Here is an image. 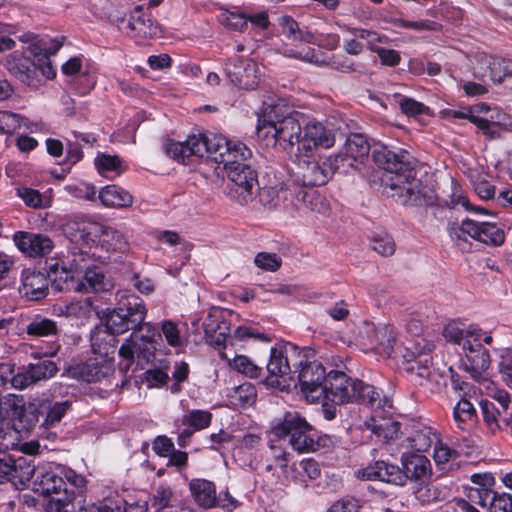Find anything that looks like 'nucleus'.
Here are the masks:
<instances>
[{
    "label": "nucleus",
    "mask_w": 512,
    "mask_h": 512,
    "mask_svg": "<svg viewBox=\"0 0 512 512\" xmlns=\"http://www.w3.org/2000/svg\"><path fill=\"white\" fill-rule=\"evenodd\" d=\"M405 359V371L415 380H419V384H422L423 380H427L431 376L430 359L427 355L415 356L414 353L404 355Z\"/></svg>",
    "instance_id": "a19ab883"
},
{
    "label": "nucleus",
    "mask_w": 512,
    "mask_h": 512,
    "mask_svg": "<svg viewBox=\"0 0 512 512\" xmlns=\"http://www.w3.org/2000/svg\"><path fill=\"white\" fill-rule=\"evenodd\" d=\"M304 121L300 112L275 104L265 109L258 130L267 129L266 134H271L277 145L292 152L295 145L299 147Z\"/></svg>",
    "instance_id": "7ed1b4c3"
},
{
    "label": "nucleus",
    "mask_w": 512,
    "mask_h": 512,
    "mask_svg": "<svg viewBox=\"0 0 512 512\" xmlns=\"http://www.w3.org/2000/svg\"><path fill=\"white\" fill-rule=\"evenodd\" d=\"M66 487L59 500L58 512H79L85 508L86 479L75 471H65Z\"/></svg>",
    "instance_id": "ddd939ff"
},
{
    "label": "nucleus",
    "mask_w": 512,
    "mask_h": 512,
    "mask_svg": "<svg viewBox=\"0 0 512 512\" xmlns=\"http://www.w3.org/2000/svg\"><path fill=\"white\" fill-rule=\"evenodd\" d=\"M117 333H112L108 329L102 334L99 333L92 337V349L101 356H108L116 351L118 339Z\"/></svg>",
    "instance_id": "8fccbe9b"
},
{
    "label": "nucleus",
    "mask_w": 512,
    "mask_h": 512,
    "mask_svg": "<svg viewBox=\"0 0 512 512\" xmlns=\"http://www.w3.org/2000/svg\"><path fill=\"white\" fill-rule=\"evenodd\" d=\"M224 150L219 164H223L226 171L232 166L247 164L252 156V151L240 141L230 140L229 145Z\"/></svg>",
    "instance_id": "e433bc0d"
},
{
    "label": "nucleus",
    "mask_w": 512,
    "mask_h": 512,
    "mask_svg": "<svg viewBox=\"0 0 512 512\" xmlns=\"http://www.w3.org/2000/svg\"><path fill=\"white\" fill-rule=\"evenodd\" d=\"M325 161H329L331 163L332 175L336 171L347 173L348 168L358 169V164L355 161H353L352 157H350L347 151H345L344 153H339L334 157H329L325 159Z\"/></svg>",
    "instance_id": "0e129e2a"
},
{
    "label": "nucleus",
    "mask_w": 512,
    "mask_h": 512,
    "mask_svg": "<svg viewBox=\"0 0 512 512\" xmlns=\"http://www.w3.org/2000/svg\"><path fill=\"white\" fill-rule=\"evenodd\" d=\"M453 416L457 422L458 428L465 430L468 423H474L477 420L476 409L467 399H461L454 408Z\"/></svg>",
    "instance_id": "3c124183"
},
{
    "label": "nucleus",
    "mask_w": 512,
    "mask_h": 512,
    "mask_svg": "<svg viewBox=\"0 0 512 512\" xmlns=\"http://www.w3.org/2000/svg\"><path fill=\"white\" fill-rule=\"evenodd\" d=\"M99 245L108 253H126L129 250V242L125 235L109 226L100 224L98 230Z\"/></svg>",
    "instance_id": "2f4dec72"
},
{
    "label": "nucleus",
    "mask_w": 512,
    "mask_h": 512,
    "mask_svg": "<svg viewBox=\"0 0 512 512\" xmlns=\"http://www.w3.org/2000/svg\"><path fill=\"white\" fill-rule=\"evenodd\" d=\"M298 169V180L304 187L325 185L332 177L331 163L325 159H300Z\"/></svg>",
    "instance_id": "6ab92c4d"
},
{
    "label": "nucleus",
    "mask_w": 512,
    "mask_h": 512,
    "mask_svg": "<svg viewBox=\"0 0 512 512\" xmlns=\"http://www.w3.org/2000/svg\"><path fill=\"white\" fill-rule=\"evenodd\" d=\"M110 372L108 365L96 361H87L69 366L65 374L73 379L85 382H97L105 378Z\"/></svg>",
    "instance_id": "c85d7f7f"
},
{
    "label": "nucleus",
    "mask_w": 512,
    "mask_h": 512,
    "mask_svg": "<svg viewBox=\"0 0 512 512\" xmlns=\"http://www.w3.org/2000/svg\"><path fill=\"white\" fill-rule=\"evenodd\" d=\"M358 340L364 345H370L377 353L390 357L394 350L396 337L388 326L376 327L371 322H364L359 327Z\"/></svg>",
    "instance_id": "4468645a"
},
{
    "label": "nucleus",
    "mask_w": 512,
    "mask_h": 512,
    "mask_svg": "<svg viewBox=\"0 0 512 512\" xmlns=\"http://www.w3.org/2000/svg\"><path fill=\"white\" fill-rule=\"evenodd\" d=\"M372 158L379 168L394 175L390 182L385 183L389 197L395 198L403 206H431L435 203L433 189L417 178L418 161L410 152L382 145L373 149Z\"/></svg>",
    "instance_id": "f257e3e1"
},
{
    "label": "nucleus",
    "mask_w": 512,
    "mask_h": 512,
    "mask_svg": "<svg viewBox=\"0 0 512 512\" xmlns=\"http://www.w3.org/2000/svg\"><path fill=\"white\" fill-rule=\"evenodd\" d=\"M257 267L267 271H277L282 264V259L276 253L259 252L254 259Z\"/></svg>",
    "instance_id": "e2e57ef3"
},
{
    "label": "nucleus",
    "mask_w": 512,
    "mask_h": 512,
    "mask_svg": "<svg viewBox=\"0 0 512 512\" xmlns=\"http://www.w3.org/2000/svg\"><path fill=\"white\" fill-rule=\"evenodd\" d=\"M49 282L48 273L26 269L22 272V284L19 291L26 299L39 301L48 295Z\"/></svg>",
    "instance_id": "a878e982"
},
{
    "label": "nucleus",
    "mask_w": 512,
    "mask_h": 512,
    "mask_svg": "<svg viewBox=\"0 0 512 512\" xmlns=\"http://www.w3.org/2000/svg\"><path fill=\"white\" fill-rule=\"evenodd\" d=\"M212 417V413L207 410L194 409L184 414L181 422L184 426L196 432L209 427Z\"/></svg>",
    "instance_id": "09e8293b"
},
{
    "label": "nucleus",
    "mask_w": 512,
    "mask_h": 512,
    "mask_svg": "<svg viewBox=\"0 0 512 512\" xmlns=\"http://www.w3.org/2000/svg\"><path fill=\"white\" fill-rule=\"evenodd\" d=\"M230 397L234 405L241 407L251 406L256 401L257 391L253 384L245 382L235 387Z\"/></svg>",
    "instance_id": "603ef678"
},
{
    "label": "nucleus",
    "mask_w": 512,
    "mask_h": 512,
    "mask_svg": "<svg viewBox=\"0 0 512 512\" xmlns=\"http://www.w3.org/2000/svg\"><path fill=\"white\" fill-rule=\"evenodd\" d=\"M189 490L194 501L200 507L204 509L216 507L217 494L213 482L206 479H192L189 483Z\"/></svg>",
    "instance_id": "7c9ffc66"
},
{
    "label": "nucleus",
    "mask_w": 512,
    "mask_h": 512,
    "mask_svg": "<svg viewBox=\"0 0 512 512\" xmlns=\"http://www.w3.org/2000/svg\"><path fill=\"white\" fill-rule=\"evenodd\" d=\"M443 335L446 340L463 347L466 340H471L475 336H482L481 330H463L455 324H449L444 328Z\"/></svg>",
    "instance_id": "6e6d98bb"
},
{
    "label": "nucleus",
    "mask_w": 512,
    "mask_h": 512,
    "mask_svg": "<svg viewBox=\"0 0 512 512\" xmlns=\"http://www.w3.org/2000/svg\"><path fill=\"white\" fill-rule=\"evenodd\" d=\"M255 71L256 64L249 59L235 57L229 59L225 64V72L229 80L242 89H253L257 85Z\"/></svg>",
    "instance_id": "5701e85b"
},
{
    "label": "nucleus",
    "mask_w": 512,
    "mask_h": 512,
    "mask_svg": "<svg viewBox=\"0 0 512 512\" xmlns=\"http://www.w3.org/2000/svg\"><path fill=\"white\" fill-rule=\"evenodd\" d=\"M355 396L351 402L366 405L371 408H384L388 403L385 397L381 396V392L375 386L370 385L360 379H356Z\"/></svg>",
    "instance_id": "473e14b6"
},
{
    "label": "nucleus",
    "mask_w": 512,
    "mask_h": 512,
    "mask_svg": "<svg viewBox=\"0 0 512 512\" xmlns=\"http://www.w3.org/2000/svg\"><path fill=\"white\" fill-rule=\"evenodd\" d=\"M481 337L475 336L471 340H466L462 348L465 355L463 366L470 373L471 377L478 382L486 380L483 373L490 366V354L482 345Z\"/></svg>",
    "instance_id": "2eb2a0df"
},
{
    "label": "nucleus",
    "mask_w": 512,
    "mask_h": 512,
    "mask_svg": "<svg viewBox=\"0 0 512 512\" xmlns=\"http://www.w3.org/2000/svg\"><path fill=\"white\" fill-rule=\"evenodd\" d=\"M360 507L359 500L346 496L333 502L326 512H359Z\"/></svg>",
    "instance_id": "774afa93"
},
{
    "label": "nucleus",
    "mask_w": 512,
    "mask_h": 512,
    "mask_svg": "<svg viewBox=\"0 0 512 512\" xmlns=\"http://www.w3.org/2000/svg\"><path fill=\"white\" fill-rule=\"evenodd\" d=\"M483 65L489 71V77L494 83H502L507 78H512V61L496 56L484 55L480 58Z\"/></svg>",
    "instance_id": "58836bf2"
},
{
    "label": "nucleus",
    "mask_w": 512,
    "mask_h": 512,
    "mask_svg": "<svg viewBox=\"0 0 512 512\" xmlns=\"http://www.w3.org/2000/svg\"><path fill=\"white\" fill-rule=\"evenodd\" d=\"M296 197L312 210H316L318 212L325 211L324 198L313 190L301 188L297 192Z\"/></svg>",
    "instance_id": "680f3d73"
},
{
    "label": "nucleus",
    "mask_w": 512,
    "mask_h": 512,
    "mask_svg": "<svg viewBox=\"0 0 512 512\" xmlns=\"http://www.w3.org/2000/svg\"><path fill=\"white\" fill-rule=\"evenodd\" d=\"M189 141L190 136L184 142L169 139L164 144V151L173 160L182 164H189L191 157L196 156V151H192L194 147Z\"/></svg>",
    "instance_id": "79ce46f5"
},
{
    "label": "nucleus",
    "mask_w": 512,
    "mask_h": 512,
    "mask_svg": "<svg viewBox=\"0 0 512 512\" xmlns=\"http://www.w3.org/2000/svg\"><path fill=\"white\" fill-rule=\"evenodd\" d=\"M48 277L52 283V287L57 291H80L84 284L75 278L71 271L61 267L59 270L58 263L50 264Z\"/></svg>",
    "instance_id": "72a5a7b5"
},
{
    "label": "nucleus",
    "mask_w": 512,
    "mask_h": 512,
    "mask_svg": "<svg viewBox=\"0 0 512 512\" xmlns=\"http://www.w3.org/2000/svg\"><path fill=\"white\" fill-rule=\"evenodd\" d=\"M282 34L291 41H300L306 43L314 42V34L310 31H303L299 28V24L290 16H282L279 20Z\"/></svg>",
    "instance_id": "a18cd8bd"
},
{
    "label": "nucleus",
    "mask_w": 512,
    "mask_h": 512,
    "mask_svg": "<svg viewBox=\"0 0 512 512\" xmlns=\"http://www.w3.org/2000/svg\"><path fill=\"white\" fill-rule=\"evenodd\" d=\"M66 482L62 476L53 470L38 469L34 479V490L44 496L51 497V502L59 508V500L63 498Z\"/></svg>",
    "instance_id": "b1692460"
},
{
    "label": "nucleus",
    "mask_w": 512,
    "mask_h": 512,
    "mask_svg": "<svg viewBox=\"0 0 512 512\" xmlns=\"http://www.w3.org/2000/svg\"><path fill=\"white\" fill-rule=\"evenodd\" d=\"M297 378L301 391L306 397L313 399L321 398L324 392V385L328 378V373L325 367L319 361H309L308 355L305 352L301 366L294 370V379Z\"/></svg>",
    "instance_id": "9b49d317"
},
{
    "label": "nucleus",
    "mask_w": 512,
    "mask_h": 512,
    "mask_svg": "<svg viewBox=\"0 0 512 512\" xmlns=\"http://www.w3.org/2000/svg\"><path fill=\"white\" fill-rule=\"evenodd\" d=\"M117 22L119 30L134 39H150L161 34L159 24L146 16L142 5L134 7L128 19L121 18Z\"/></svg>",
    "instance_id": "f8f14e48"
},
{
    "label": "nucleus",
    "mask_w": 512,
    "mask_h": 512,
    "mask_svg": "<svg viewBox=\"0 0 512 512\" xmlns=\"http://www.w3.org/2000/svg\"><path fill=\"white\" fill-rule=\"evenodd\" d=\"M473 123L486 137L487 140H496L502 137L500 130L505 129V126L498 121H493L484 117L477 116L471 119Z\"/></svg>",
    "instance_id": "864d4df0"
},
{
    "label": "nucleus",
    "mask_w": 512,
    "mask_h": 512,
    "mask_svg": "<svg viewBox=\"0 0 512 512\" xmlns=\"http://www.w3.org/2000/svg\"><path fill=\"white\" fill-rule=\"evenodd\" d=\"M371 247L374 251L384 257L395 253L396 244L393 237L387 233L374 236L371 240Z\"/></svg>",
    "instance_id": "4d7b16f0"
},
{
    "label": "nucleus",
    "mask_w": 512,
    "mask_h": 512,
    "mask_svg": "<svg viewBox=\"0 0 512 512\" xmlns=\"http://www.w3.org/2000/svg\"><path fill=\"white\" fill-rule=\"evenodd\" d=\"M227 173L226 194L241 205L248 204L258 186V175L249 163L232 166Z\"/></svg>",
    "instance_id": "1a4fd4ad"
},
{
    "label": "nucleus",
    "mask_w": 512,
    "mask_h": 512,
    "mask_svg": "<svg viewBox=\"0 0 512 512\" xmlns=\"http://www.w3.org/2000/svg\"><path fill=\"white\" fill-rule=\"evenodd\" d=\"M271 434L278 439H287L298 452L315 450L316 431L297 412L285 413L283 418L272 426Z\"/></svg>",
    "instance_id": "39448f33"
},
{
    "label": "nucleus",
    "mask_w": 512,
    "mask_h": 512,
    "mask_svg": "<svg viewBox=\"0 0 512 512\" xmlns=\"http://www.w3.org/2000/svg\"><path fill=\"white\" fill-rule=\"evenodd\" d=\"M434 460L438 466L446 465L450 461H455L459 453L440 442L438 439L434 445Z\"/></svg>",
    "instance_id": "69168bd1"
},
{
    "label": "nucleus",
    "mask_w": 512,
    "mask_h": 512,
    "mask_svg": "<svg viewBox=\"0 0 512 512\" xmlns=\"http://www.w3.org/2000/svg\"><path fill=\"white\" fill-rule=\"evenodd\" d=\"M83 278L94 292L107 290L108 282L106 281V277L99 267H87Z\"/></svg>",
    "instance_id": "13d9d810"
},
{
    "label": "nucleus",
    "mask_w": 512,
    "mask_h": 512,
    "mask_svg": "<svg viewBox=\"0 0 512 512\" xmlns=\"http://www.w3.org/2000/svg\"><path fill=\"white\" fill-rule=\"evenodd\" d=\"M40 400V416L42 435L54 440L65 415L72 410L73 402L70 400L55 401L49 398Z\"/></svg>",
    "instance_id": "dca6fc26"
},
{
    "label": "nucleus",
    "mask_w": 512,
    "mask_h": 512,
    "mask_svg": "<svg viewBox=\"0 0 512 512\" xmlns=\"http://www.w3.org/2000/svg\"><path fill=\"white\" fill-rule=\"evenodd\" d=\"M492 400L482 399L480 407L485 423L490 428H499V421L510 425L512 412H509L511 403L510 395L505 390H497L492 396Z\"/></svg>",
    "instance_id": "a211bd4d"
},
{
    "label": "nucleus",
    "mask_w": 512,
    "mask_h": 512,
    "mask_svg": "<svg viewBox=\"0 0 512 512\" xmlns=\"http://www.w3.org/2000/svg\"><path fill=\"white\" fill-rule=\"evenodd\" d=\"M91 512H145L143 506L128 503L120 494L112 492L97 504Z\"/></svg>",
    "instance_id": "c9c22d12"
},
{
    "label": "nucleus",
    "mask_w": 512,
    "mask_h": 512,
    "mask_svg": "<svg viewBox=\"0 0 512 512\" xmlns=\"http://www.w3.org/2000/svg\"><path fill=\"white\" fill-rule=\"evenodd\" d=\"M177 504H180V501L170 486L162 484L156 487L151 498V507L154 508L155 512L169 507L173 508Z\"/></svg>",
    "instance_id": "49530a36"
},
{
    "label": "nucleus",
    "mask_w": 512,
    "mask_h": 512,
    "mask_svg": "<svg viewBox=\"0 0 512 512\" xmlns=\"http://www.w3.org/2000/svg\"><path fill=\"white\" fill-rule=\"evenodd\" d=\"M490 512H512V495L508 493H494L489 502Z\"/></svg>",
    "instance_id": "338daca9"
},
{
    "label": "nucleus",
    "mask_w": 512,
    "mask_h": 512,
    "mask_svg": "<svg viewBox=\"0 0 512 512\" xmlns=\"http://www.w3.org/2000/svg\"><path fill=\"white\" fill-rule=\"evenodd\" d=\"M37 471L38 469H36L27 458H13L10 483H12L17 489H24L33 478H36Z\"/></svg>",
    "instance_id": "4c0bfd02"
},
{
    "label": "nucleus",
    "mask_w": 512,
    "mask_h": 512,
    "mask_svg": "<svg viewBox=\"0 0 512 512\" xmlns=\"http://www.w3.org/2000/svg\"><path fill=\"white\" fill-rule=\"evenodd\" d=\"M206 341L214 346L221 347L225 344L229 325L225 320H220L217 315L209 314L203 322Z\"/></svg>",
    "instance_id": "f704fd0d"
},
{
    "label": "nucleus",
    "mask_w": 512,
    "mask_h": 512,
    "mask_svg": "<svg viewBox=\"0 0 512 512\" xmlns=\"http://www.w3.org/2000/svg\"><path fill=\"white\" fill-rule=\"evenodd\" d=\"M57 323L49 318L37 315L26 325V333L32 337H57Z\"/></svg>",
    "instance_id": "c03bdc74"
},
{
    "label": "nucleus",
    "mask_w": 512,
    "mask_h": 512,
    "mask_svg": "<svg viewBox=\"0 0 512 512\" xmlns=\"http://www.w3.org/2000/svg\"><path fill=\"white\" fill-rule=\"evenodd\" d=\"M161 340L158 329L152 323H146L125 340L119 348V356L128 362V366L135 358L138 362L150 363L155 358V351Z\"/></svg>",
    "instance_id": "423d86ee"
},
{
    "label": "nucleus",
    "mask_w": 512,
    "mask_h": 512,
    "mask_svg": "<svg viewBox=\"0 0 512 512\" xmlns=\"http://www.w3.org/2000/svg\"><path fill=\"white\" fill-rule=\"evenodd\" d=\"M13 241L23 254L32 258L44 257L54 248L52 239L41 233L17 231L13 235Z\"/></svg>",
    "instance_id": "aec40b11"
},
{
    "label": "nucleus",
    "mask_w": 512,
    "mask_h": 512,
    "mask_svg": "<svg viewBox=\"0 0 512 512\" xmlns=\"http://www.w3.org/2000/svg\"><path fill=\"white\" fill-rule=\"evenodd\" d=\"M364 476L369 480H380L383 482L404 486L405 476L397 465L389 464L385 461H376L364 469Z\"/></svg>",
    "instance_id": "cd10ccee"
},
{
    "label": "nucleus",
    "mask_w": 512,
    "mask_h": 512,
    "mask_svg": "<svg viewBox=\"0 0 512 512\" xmlns=\"http://www.w3.org/2000/svg\"><path fill=\"white\" fill-rule=\"evenodd\" d=\"M25 403L22 396L8 394L3 400L0 399V415L5 411V415L17 418L24 408Z\"/></svg>",
    "instance_id": "bf43d9fd"
},
{
    "label": "nucleus",
    "mask_w": 512,
    "mask_h": 512,
    "mask_svg": "<svg viewBox=\"0 0 512 512\" xmlns=\"http://www.w3.org/2000/svg\"><path fill=\"white\" fill-rule=\"evenodd\" d=\"M355 383L356 379L351 378L346 373L331 370L328 372L321 397L337 405L349 403L355 396Z\"/></svg>",
    "instance_id": "f3484780"
},
{
    "label": "nucleus",
    "mask_w": 512,
    "mask_h": 512,
    "mask_svg": "<svg viewBox=\"0 0 512 512\" xmlns=\"http://www.w3.org/2000/svg\"><path fill=\"white\" fill-rule=\"evenodd\" d=\"M335 138L330 130L319 122H308L302 129V135L298 152L311 153L317 147L330 148L334 145Z\"/></svg>",
    "instance_id": "412c9836"
},
{
    "label": "nucleus",
    "mask_w": 512,
    "mask_h": 512,
    "mask_svg": "<svg viewBox=\"0 0 512 512\" xmlns=\"http://www.w3.org/2000/svg\"><path fill=\"white\" fill-rule=\"evenodd\" d=\"M233 367L240 373L250 378H258L262 368L254 364L247 356L237 355L233 359Z\"/></svg>",
    "instance_id": "052dcab7"
},
{
    "label": "nucleus",
    "mask_w": 512,
    "mask_h": 512,
    "mask_svg": "<svg viewBox=\"0 0 512 512\" xmlns=\"http://www.w3.org/2000/svg\"><path fill=\"white\" fill-rule=\"evenodd\" d=\"M98 198L107 207L123 208L129 207L133 203L132 195L117 185H108L102 188Z\"/></svg>",
    "instance_id": "ea45409f"
},
{
    "label": "nucleus",
    "mask_w": 512,
    "mask_h": 512,
    "mask_svg": "<svg viewBox=\"0 0 512 512\" xmlns=\"http://www.w3.org/2000/svg\"><path fill=\"white\" fill-rule=\"evenodd\" d=\"M16 419L21 424V427L26 431H32L34 428L38 427V429L42 432L43 428H41L42 416H40V400L25 405Z\"/></svg>",
    "instance_id": "de8ad7c7"
},
{
    "label": "nucleus",
    "mask_w": 512,
    "mask_h": 512,
    "mask_svg": "<svg viewBox=\"0 0 512 512\" xmlns=\"http://www.w3.org/2000/svg\"><path fill=\"white\" fill-rule=\"evenodd\" d=\"M401 464L405 476V484L407 481H414L421 484L427 481L431 476V463L424 455L403 453L401 456Z\"/></svg>",
    "instance_id": "393cba45"
},
{
    "label": "nucleus",
    "mask_w": 512,
    "mask_h": 512,
    "mask_svg": "<svg viewBox=\"0 0 512 512\" xmlns=\"http://www.w3.org/2000/svg\"><path fill=\"white\" fill-rule=\"evenodd\" d=\"M305 358V350L300 349L292 343L279 344L272 347L266 369L268 376L265 379L267 384H278V378L289 375L294 380V370L301 366Z\"/></svg>",
    "instance_id": "6e6552de"
},
{
    "label": "nucleus",
    "mask_w": 512,
    "mask_h": 512,
    "mask_svg": "<svg viewBox=\"0 0 512 512\" xmlns=\"http://www.w3.org/2000/svg\"><path fill=\"white\" fill-rule=\"evenodd\" d=\"M344 150L349 153L353 161L357 164L362 163L363 159L367 158L370 152V145L367 138L360 133L350 134L345 142Z\"/></svg>",
    "instance_id": "37998d69"
},
{
    "label": "nucleus",
    "mask_w": 512,
    "mask_h": 512,
    "mask_svg": "<svg viewBox=\"0 0 512 512\" xmlns=\"http://www.w3.org/2000/svg\"><path fill=\"white\" fill-rule=\"evenodd\" d=\"M21 40L29 43L28 50L37 62L15 52L7 59L9 72L28 86H38L41 81L40 75L47 79H53L56 72L51 64L49 54H55L61 44L57 43L53 48L48 47L46 39H40L34 34H25Z\"/></svg>",
    "instance_id": "f03ea898"
},
{
    "label": "nucleus",
    "mask_w": 512,
    "mask_h": 512,
    "mask_svg": "<svg viewBox=\"0 0 512 512\" xmlns=\"http://www.w3.org/2000/svg\"><path fill=\"white\" fill-rule=\"evenodd\" d=\"M147 308L142 298L133 293L118 294L116 307L108 310L103 321L106 329L112 333L123 334L129 330L137 331L147 322Z\"/></svg>",
    "instance_id": "20e7f679"
},
{
    "label": "nucleus",
    "mask_w": 512,
    "mask_h": 512,
    "mask_svg": "<svg viewBox=\"0 0 512 512\" xmlns=\"http://www.w3.org/2000/svg\"><path fill=\"white\" fill-rule=\"evenodd\" d=\"M450 235L458 240H466L465 235L490 246H500L505 241L504 230L496 223L477 222L464 219L458 227L451 228Z\"/></svg>",
    "instance_id": "9d476101"
},
{
    "label": "nucleus",
    "mask_w": 512,
    "mask_h": 512,
    "mask_svg": "<svg viewBox=\"0 0 512 512\" xmlns=\"http://www.w3.org/2000/svg\"><path fill=\"white\" fill-rule=\"evenodd\" d=\"M230 140L214 133H199L190 135L189 143L194 147L196 156L207 157L219 164L224 149L229 145Z\"/></svg>",
    "instance_id": "4be33fe9"
},
{
    "label": "nucleus",
    "mask_w": 512,
    "mask_h": 512,
    "mask_svg": "<svg viewBox=\"0 0 512 512\" xmlns=\"http://www.w3.org/2000/svg\"><path fill=\"white\" fill-rule=\"evenodd\" d=\"M438 435L436 431L422 423H416L412 426V431L407 436V446L417 452H426L437 442Z\"/></svg>",
    "instance_id": "c756f323"
},
{
    "label": "nucleus",
    "mask_w": 512,
    "mask_h": 512,
    "mask_svg": "<svg viewBox=\"0 0 512 512\" xmlns=\"http://www.w3.org/2000/svg\"><path fill=\"white\" fill-rule=\"evenodd\" d=\"M28 120L20 114L10 111H0V134H12L22 125H27Z\"/></svg>",
    "instance_id": "5fc2aeb1"
},
{
    "label": "nucleus",
    "mask_w": 512,
    "mask_h": 512,
    "mask_svg": "<svg viewBox=\"0 0 512 512\" xmlns=\"http://www.w3.org/2000/svg\"><path fill=\"white\" fill-rule=\"evenodd\" d=\"M60 345L53 342L43 353L45 358L39 356V353H32L34 358H39L36 363H29L26 366L18 368L17 373L11 378V385L18 390H24L41 381H47L53 378L59 371L56 362L49 359L57 354Z\"/></svg>",
    "instance_id": "0eeeda50"
},
{
    "label": "nucleus",
    "mask_w": 512,
    "mask_h": 512,
    "mask_svg": "<svg viewBox=\"0 0 512 512\" xmlns=\"http://www.w3.org/2000/svg\"><path fill=\"white\" fill-rule=\"evenodd\" d=\"M62 228L70 241L89 245L95 241L94 238L98 235L100 224L85 221L80 217H73L67 219Z\"/></svg>",
    "instance_id": "bb28decb"
}]
</instances>
